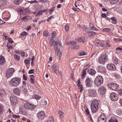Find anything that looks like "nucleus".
<instances>
[{
  "label": "nucleus",
  "mask_w": 122,
  "mask_h": 122,
  "mask_svg": "<svg viewBox=\"0 0 122 122\" xmlns=\"http://www.w3.org/2000/svg\"><path fill=\"white\" fill-rule=\"evenodd\" d=\"M20 81V78L16 77H14L10 81V85L12 86H17L19 85Z\"/></svg>",
  "instance_id": "1"
},
{
  "label": "nucleus",
  "mask_w": 122,
  "mask_h": 122,
  "mask_svg": "<svg viewBox=\"0 0 122 122\" xmlns=\"http://www.w3.org/2000/svg\"><path fill=\"white\" fill-rule=\"evenodd\" d=\"M103 79L102 77L101 76H97L95 78L94 82L95 84L97 86H100L103 83Z\"/></svg>",
  "instance_id": "2"
},
{
  "label": "nucleus",
  "mask_w": 122,
  "mask_h": 122,
  "mask_svg": "<svg viewBox=\"0 0 122 122\" xmlns=\"http://www.w3.org/2000/svg\"><path fill=\"white\" fill-rule=\"evenodd\" d=\"M107 85L109 88L113 90L116 91L118 89L119 86L115 83H108Z\"/></svg>",
  "instance_id": "3"
},
{
  "label": "nucleus",
  "mask_w": 122,
  "mask_h": 122,
  "mask_svg": "<svg viewBox=\"0 0 122 122\" xmlns=\"http://www.w3.org/2000/svg\"><path fill=\"white\" fill-rule=\"evenodd\" d=\"M25 107L27 110H33L36 107V106L33 105L30 103L26 102L24 104Z\"/></svg>",
  "instance_id": "4"
},
{
  "label": "nucleus",
  "mask_w": 122,
  "mask_h": 122,
  "mask_svg": "<svg viewBox=\"0 0 122 122\" xmlns=\"http://www.w3.org/2000/svg\"><path fill=\"white\" fill-rule=\"evenodd\" d=\"M107 60V57L105 55H102L99 58V61L101 64H104Z\"/></svg>",
  "instance_id": "5"
},
{
  "label": "nucleus",
  "mask_w": 122,
  "mask_h": 122,
  "mask_svg": "<svg viewBox=\"0 0 122 122\" xmlns=\"http://www.w3.org/2000/svg\"><path fill=\"white\" fill-rule=\"evenodd\" d=\"M14 71V69L13 68H10L7 69L6 72V77L8 78L11 77Z\"/></svg>",
  "instance_id": "6"
},
{
  "label": "nucleus",
  "mask_w": 122,
  "mask_h": 122,
  "mask_svg": "<svg viewBox=\"0 0 122 122\" xmlns=\"http://www.w3.org/2000/svg\"><path fill=\"white\" fill-rule=\"evenodd\" d=\"M10 99L12 105H14L18 102L17 98L13 95H12L10 97Z\"/></svg>",
  "instance_id": "7"
},
{
  "label": "nucleus",
  "mask_w": 122,
  "mask_h": 122,
  "mask_svg": "<svg viewBox=\"0 0 122 122\" xmlns=\"http://www.w3.org/2000/svg\"><path fill=\"white\" fill-rule=\"evenodd\" d=\"M110 98L112 101H115L118 99L117 95L115 93H112L110 94Z\"/></svg>",
  "instance_id": "8"
},
{
  "label": "nucleus",
  "mask_w": 122,
  "mask_h": 122,
  "mask_svg": "<svg viewBox=\"0 0 122 122\" xmlns=\"http://www.w3.org/2000/svg\"><path fill=\"white\" fill-rule=\"evenodd\" d=\"M45 113L44 112L41 111L38 112L37 114V117L39 119L42 120L45 117Z\"/></svg>",
  "instance_id": "9"
},
{
  "label": "nucleus",
  "mask_w": 122,
  "mask_h": 122,
  "mask_svg": "<svg viewBox=\"0 0 122 122\" xmlns=\"http://www.w3.org/2000/svg\"><path fill=\"white\" fill-rule=\"evenodd\" d=\"M92 81L89 78H87L85 81L86 86L87 87L91 86L92 85Z\"/></svg>",
  "instance_id": "10"
},
{
  "label": "nucleus",
  "mask_w": 122,
  "mask_h": 122,
  "mask_svg": "<svg viewBox=\"0 0 122 122\" xmlns=\"http://www.w3.org/2000/svg\"><path fill=\"white\" fill-rule=\"evenodd\" d=\"M98 90L100 94L102 95L105 94L106 91V89L105 87L101 86L99 88Z\"/></svg>",
  "instance_id": "11"
},
{
  "label": "nucleus",
  "mask_w": 122,
  "mask_h": 122,
  "mask_svg": "<svg viewBox=\"0 0 122 122\" xmlns=\"http://www.w3.org/2000/svg\"><path fill=\"white\" fill-rule=\"evenodd\" d=\"M103 116H104L103 117H105L104 114H102L98 117V122H106V117L102 118Z\"/></svg>",
  "instance_id": "12"
},
{
  "label": "nucleus",
  "mask_w": 122,
  "mask_h": 122,
  "mask_svg": "<svg viewBox=\"0 0 122 122\" xmlns=\"http://www.w3.org/2000/svg\"><path fill=\"white\" fill-rule=\"evenodd\" d=\"M88 92L89 96L91 97H93L96 94V92L93 89H91L89 90Z\"/></svg>",
  "instance_id": "13"
},
{
  "label": "nucleus",
  "mask_w": 122,
  "mask_h": 122,
  "mask_svg": "<svg viewBox=\"0 0 122 122\" xmlns=\"http://www.w3.org/2000/svg\"><path fill=\"white\" fill-rule=\"evenodd\" d=\"M107 69L112 70H115L116 69V67L115 65L112 64H108L107 66Z\"/></svg>",
  "instance_id": "14"
},
{
  "label": "nucleus",
  "mask_w": 122,
  "mask_h": 122,
  "mask_svg": "<svg viewBox=\"0 0 122 122\" xmlns=\"http://www.w3.org/2000/svg\"><path fill=\"white\" fill-rule=\"evenodd\" d=\"M91 106L92 112L93 113L96 112L97 110L98 107L91 105Z\"/></svg>",
  "instance_id": "15"
},
{
  "label": "nucleus",
  "mask_w": 122,
  "mask_h": 122,
  "mask_svg": "<svg viewBox=\"0 0 122 122\" xmlns=\"http://www.w3.org/2000/svg\"><path fill=\"white\" fill-rule=\"evenodd\" d=\"M86 34L87 36L89 37L91 36H94V35H96V33L95 32L92 31L91 32H87Z\"/></svg>",
  "instance_id": "16"
},
{
  "label": "nucleus",
  "mask_w": 122,
  "mask_h": 122,
  "mask_svg": "<svg viewBox=\"0 0 122 122\" xmlns=\"http://www.w3.org/2000/svg\"><path fill=\"white\" fill-rule=\"evenodd\" d=\"M13 92L14 94L17 95H19L20 93V90L18 87H16L14 89Z\"/></svg>",
  "instance_id": "17"
},
{
  "label": "nucleus",
  "mask_w": 122,
  "mask_h": 122,
  "mask_svg": "<svg viewBox=\"0 0 122 122\" xmlns=\"http://www.w3.org/2000/svg\"><path fill=\"white\" fill-rule=\"evenodd\" d=\"M99 104V102L98 100L96 99H94L92 101L91 105L98 106Z\"/></svg>",
  "instance_id": "18"
},
{
  "label": "nucleus",
  "mask_w": 122,
  "mask_h": 122,
  "mask_svg": "<svg viewBox=\"0 0 122 122\" xmlns=\"http://www.w3.org/2000/svg\"><path fill=\"white\" fill-rule=\"evenodd\" d=\"M88 72L91 75H94L96 73L95 71L92 68H90L88 70Z\"/></svg>",
  "instance_id": "19"
},
{
  "label": "nucleus",
  "mask_w": 122,
  "mask_h": 122,
  "mask_svg": "<svg viewBox=\"0 0 122 122\" xmlns=\"http://www.w3.org/2000/svg\"><path fill=\"white\" fill-rule=\"evenodd\" d=\"M97 70L100 72L104 73L105 71V68L103 66L98 67Z\"/></svg>",
  "instance_id": "20"
},
{
  "label": "nucleus",
  "mask_w": 122,
  "mask_h": 122,
  "mask_svg": "<svg viewBox=\"0 0 122 122\" xmlns=\"http://www.w3.org/2000/svg\"><path fill=\"white\" fill-rule=\"evenodd\" d=\"M5 62V60L4 57L2 56H0V65H3Z\"/></svg>",
  "instance_id": "21"
},
{
  "label": "nucleus",
  "mask_w": 122,
  "mask_h": 122,
  "mask_svg": "<svg viewBox=\"0 0 122 122\" xmlns=\"http://www.w3.org/2000/svg\"><path fill=\"white\" fill-rule=\"evenodd\" d=\"M94 44L96 46H98L99 48H101L102 44L98 40H96L94 42Z\"/></svg>",
  "instance_id": "22"
},
{
  "label": "nucleus",
  "mask_w": 122,
  "mask_h": 122,
  "mask_svg": "<svg viewBox=\"0 0 122 122\" xmlns=\"http://www.w3.org/2000/svg\"><path fill=\"white\" fill-rule=\"evenodd\" d=\"M87 69L85 68L82 71V74L81 75V79H83L85 77L86 75V70Z\"/></svg>",
  "instance_id": "23"
},
{
  "label": "nucleus",
  "mask_w": 122,
  "mask_h": 122,
  "mask_svg": "<svg viewBox=\"0 0 122 122\" xmlns=\"http://www.w3.org/2000/svg\"><path fill=\"white\" fill-rule=\"evenodd\" d=\"M23 0H14V3L16 5H19L23 1Z\"/></svg>",
  "instance_id": "24"
},
{
  "label": "nucleus",
  "mask_w": 122,
  "mask_h": 122,
  "mask_svg": "<svg viewBox=\"0 0 122 122\" xmlns=\"http://www.w3.org/2000/svg\"><path fill=\"white\" fill-rule=\"evenodd\" d=\"M52 36L50 38L51 41H52L53 39V38L56 37V32L55 31H53L51 34Z\"/></svg>",
  "instance_id": "25"
},
{
  "label": "nucleus",
  "mask_w": 122,
  "mask_h": 122,
  "mask_svg": "<svg viewBox=\"0 0 122 122\" xmlns=\"http://www.w3.org/2000/svg\"><path fill=\"white\" fill-rule=\"evenodd\" d=\"M77 41H78L79 42H84L85 41V39L84 38V37H81L78 38V39H77Z\"/></svg>",
  "instance_id": "26"
},
{
  "label": "nucleus",
  "mask_w": 122,
  "mask_h": 122,
  "mask_svg": "<svg viewBox=\"0 0 122 122\" xmlns=\"http://www.w3.org/2000/svg\"><path fill=\"white\" fill-rule=\"evenodd\" d=\"M119 1V0H110V2L112 4H115L117 3Z\"/></svg>",
  "instance_id": "27"
},
{
  "label": "nucleus",
  "mask_w": 122,
  "mask_h": 122,
  "mask_svg": "<svg viewBox=\"0 0 122 122\" xmlns=\"http://www.w3.org/2000/svg\"><path fill=\"white\" fill-rule=\"evenodd\" d=\"M111 22L112 23L114 24H116L117 23L116 20L114 17H112L111 18Z\"/></svg>",
  "instance_id": "28"
},
{
  "label": "nucleus",
  "mask_w": 122,
  "mask_h": 122,
  "mask_svg": "<svg viewBox=\"0 0 122 122\" xmlns=\"http://www.w3.org/2000/svg\"><path fill=\"white\" fill-rule=\"evenodd\" d=\"M108 122H118V121L116 119L111 118L109 120Z\"/></svg>",
  "instance_id": "29"
},
{
  "label": "nucleus",
  "mask_w": 122,
  "mask_h": 122,
  "mask_svg": "<svg viewBox=\"0 0 122 122\" xmlns=\"http://www.w3.org/2000/svg\"><path fill=\"white\" fill-rule=\"evenodd\" d=\"M30 59L28 58L25 60L24 61V63L27 65L28 64L30 63Z\"/></svg>",
  "instance_id": "30"
},
{
  "label": "nucleus",
  "mask_w": 122,
  "mask_h": 122,
  "mask_svg": "<svg viewBox=\"0 0 122 122\" xmlns=\"http://www.w3.org/2000/svg\"><path fill=\"white\" fill-rule=\"evenodd\" d=\"M54 119L52 117H49V119L46 122H53Z\"/></svg>",
  "instance_id": "31"
},
{
  "label": "nucleus",
  "mask_w": 122,
  "mask_h": 122,
  "mask_svg": "<svg viewBox=\"0 0 122 122\" xmlns=\"http://www.w3.org/2000/svg\"><path fill=\"white\" fill-rule=\"evenodd\" d=\"M57 65L54 64L53 65V66H52V69H53V71H55V70H57Z\"/></svg>",
  "instance_id": "32"
},
{
  "label": "nucleus",
  "mask_w": 122,
  "mask_h": 122,
  "mask_svg": "<svg viewBox=\"0 0 122 122\" xmlns=\"http://www.w3.org/2000/svg\"><path fill=\"white\" fill-rule=\"evenodd\" d=\"M86 55V53L83 51H82L79 53L78 55L79 56H82Z\"/></svg>",
  "instance_id": "33"
},
{
  "label": "nucleus",
  "mask_w": 122,
  "mask_h": 122,
  "mask_svg": "<svg viewBox=\"0 0 122 122\" xmlns=\"http://www.w3.org/2000/svg\"><path fill=\"white\" fill-rule=\"evenodd\" d=\"M76 42L74 41H72L69 42L68 44L70 45H73L74 44H76Z\"/></svg>",
  "instance_id": "34"
},
{
  "label": "nucleus",
  "mask_w": 122,
  "mask_h": 122,
  "mask_svg": "<svg viewBox=\"0 0 122 122\" xmlns=\"http://www.w3.org/2000/svg\"><path fill=\"white\" fill-rule=\"evenodd\" d=\"M114 63L116 64H117L118 63V60L117 59L115 58L114 57L113 58Z\"/></svg>",
  "instance_id": "35"
},
{
  "label": "nucleus",
  "mask_w": 122,
  "mask_h": 122,
  "mask_svg": "<svg viewBox=\"0 0 122 122\" xmlns=\"http://www.w3.org/2000/svg\"><path fill=\"white\" fill-rule=\"evenodd\" d=\"M33 97L34 98L36 99H39L41 98V97L39 95H34Z\"/></svg>",
  "instance_id": "36"
},
{
  "label": "nucleus",
  "mask_w": 122,
  "mask_h": 122,
  "mask_svg": "<svg viewBox=\"0 0 122 122\" xmlns=\"http://www.w3.org/2000/svg\"><path fill=\"white\" fill-rule=\"evenodd\" d=\"M58 113L60 115V117L61 118H63V117L62 116V115L64 113L63 112L60 111L58 112Z\"/></svg>",
  "instance_id": "37"
},
{
  "label": "nucleus",
  "mask_w": 122,
  "mask_h": 122,
  "mask_svg": "<svg viewBox=\"0 0 122 122\" xmlns=\"http://www.w3.org/2000/svg\"><path fill=\"white\" fill-rule=\"evenodd\" d=\"M14 56L15 59L16 60H18L20 59V58L19 56L16 54H15L14 55Z\"/></svg>",
  "instance_id": "38"
},
{
  "label": "nucleus",
  "mask_w": 122,
  "mask_h": 122,
  "mask_svg": "<svg viewBox=\"0 0 122 122\" xmlns=\"http://www.w3.org/2000/svg\"><path fill=\"white\" fill-rule=\"evenodd\" d=\"M79 46L78 45H74L72 47V48L73 49H77L79 48Z\"/></svg>",
  "instance_id": "39"
},
{
  "label": "nucleus",
  "mask_w": 122,
  "mask_h": 122,
  "mask_svg": "<svg viewBox=\"0 0 122 122\" xmlns=\"http://www.w3.org/2000/svg\"><path fill=\"white\" fill-rule=\"evenodd\" d=\"M12 117L14 118H20V116L19 115H13Z\"/></svg>",
  "instance_id": "40"
},
{
  "label": "nucleus",
  "mask_w": 122,
  "mask_h": 122,
  "mask_svg": "<svg viewBox=\"0 0 122 122\" xmlns=\"http://www.w3.org/2000/svg\"><path fill=\"white\" fill-rule=\"evenodd\" d=\"M43 35L45 37H47L48 36V32L47 31H45L43 32Z\"/></svg>",
  "instance_id": "41"
},
{
  "label": "nucleus",
  "mask_w": 122,
  "mask_h": 122,
  "mask_svg": "<svg viewBox=\"0 0 122 122\" xmlns=\"http://www.w3.org/2000/svg\"><path fill=\"white\" fill-rule=\"evenodd\" d=\"M85 111L87 114L89 115L90 117L91 116V114L90 113V112L88 108H87L86 109Z\"/></svg>",
  "instance_id": "42"
},
{
  "label": "nucleus",
  "mask_w": 122,
  "mask_h": 122,
  "mask_svg": "<svg viewBox=\"0 0 122 122\" xmlns=\"http://www.w3.org/2000/svg\"><path fill=\"white\" fill-rule=\"evenodd\" d=\"M110 29L108 28H106L103 29V31H110Z\"/></svg>",
  "instance_id": "43"
},
{
  "label": "nucleus",
  "mask_w": 122,
  "mask_h": 122,
  "mask_svg": "<svg viewBox=\"0 0 122 122\" xmlns=\"http://www.w3.org/2000/svg\"><path fill=\"white\" fill-rule=\"evenodd\" d=\"M27 33L25 31H23L20 33V35L21 36H23L24 35H25L27 34Z\"/></svg>",
  "instance_id": "44"
},
{
  "label": "nucleus",
  "mask_w": 122,
  "mask_h": 122,
  "mask_svg": "<svg viewBox=\"0 0 122 122\" xmlns=\"http://www.w3.org/2000/svg\"><path fill=\"white\" fill-rule=\"evenodd\" d=\"M25 11L26 13H28L30 12V9L29 8L25 9Z\"/></svg>",
  "instance_id": "45"
},
{
  "label": "nucleus",
  "mask_w": 122,
  "mask_h": 122,
  "mask_svg": "<svg viewBox=\"0 0 122 122\" xmlns=\"http://www.w3.org/2000/svg\"><path fill=\"white\" fill-rule=\"evenodd\" d=\"M4 0H0V7L4 5Z\"/></svg>",
  "instance_id": "46"
},
{
  "label": "nucleus",
  "mask_w": 122,
  "mask_h": 122,
  "mask_svg": "<svg viewBox=\"0 0 122 122\" xmlns=\"http://www.w3.org/2000/svg\"><path fill=\"white\" fill-rule=\"evenodd\" d=\"M4 111V108L2 106H0V112L1 113Z\"/></svg>",
  "instance_id": "47"
},
{
  "label": "nucleus",
  "mask_w": 122,
  "mask_h": 122,
  "mask_svg": "<svg viewBox=\"0 0 122 122\" xmlns=\"http://www.w3.org/2000/svg\"><path fill=\"white\" fill-rule=\"evenodd\" d=\"M106 45L107 46L109 47H110L111 46L109 42L108 41H107L106 42Z\"/></svg>",
  "instance_id": "48"
},
{
  "label": "nucleus",
  "mask_w": 122,
  "mask_h": 122,
  "mask_svg": "<svg viewBox=\"0 0 122 122\" xmlns=\"http://www.w3.org/2000/svg\"><path fill=\"white\" fill-rule=\"evenodd\" d=\"M48 9L47 8L46 9H44V10H40V12H45L46 11H48Z\"/></svg>",
  "instance_id": "49"
},
{
  "label": "nucleus",
  "mask_w": 122,
  "mask_h": 122,
  "mask_svg": "<svg viewBox=\"0 0 122 122\" xmlns=\"http://www.w3.org/2000/svg\"><path fill=\"white\" fill-rule=\"evenodd\" d=\"M5 94V92L4 91L2 90H0V96L3 95Z\"/></svg>",
  "instance_id": "50"
},
{
  "label": "nucleus",
  "mask_w": 122,
  "mask_h": 122,
  "mask_svg": "<svg viewBox=\"0 0 122 122\" xmlns=\"http://www.w3.org/2000/svg\"><path fill=\"white\" fill-rule=\"evenodd\" d=\"M55 8V6L53 8L51 9L50 10L49 12L50 13V15L52 14V12L54 10Z\"/></svg>",
  "instance_id": "51"
},
{
  "label": "nucleus",
  "mask_w": 122,
  "mask_h": 122,
  "mask_svg": "<svg viewBox=\"0 0 122 122\" xmlns=\"http://www.w3.org/2000/svg\"><path fill=\"white\" fill-rule=\"evenodd\" d=\"M30 82L32 84H33L34 82V80L31 78H30Z\"/></svg>",
  "instance_id": "52"
},
{
  "label": "nucleus",
  "mask_w": 122,
  "mask_h": 122,
  "mask_svg": "<svg viewBox=\"0 0 122 122\" xmlns=\"http://www.w3.org/2000/svg\"><path fill=\"white\" fill-rule=\"evenodd\" d=\"M54 18V17L53 16H50V17H49V18H48L47 20V21H49L50 20H51V19H52V18Z\"/></svg>",
  "instance_id": "53"
},
{
  "label": "nucleus",
  "mask_w": 122,
  "mask_h": 122,
  "mask_svg": "<svg viewBox=\"0 0 122 122\" xmlns=\"http://www.w3.org/2000/svg\"><path fill=\"white\" fill-rule=\"evenodd\" d=\"M28 17V16L27 15L26 16H25V17H22L21 19L22 20H27V17Z\"/></svg>",
  "instance_id": "54"
},
{
  "label": "nucleus",
  "mask_w": 122,
  "mask_h": 122,
  "mask_svg": "<svg viewBox=\"0 0 122 122\" xmlns=\"http://www.w3.org/2000/svg\"><path fill=\"white\" fill-rule=\"evenodd\" d=\"M9 42L11 44L13 42V41L10 38H9L8 40Z\"/></svg>",
  "instance_id": "55"
},
{
  "label": "nucleus",
  "mask_w": 122,
  "mask_h": 122,
  "mask_svg": "<svg viewBox=\"0 0 122 122\" xmlns=\"http://www.w3.org/2000/svg\"><path fill=\"white\" fill-rule=\"evenodd\" d=\"M90 29L91 30H98L94 26H92V27H91Z\"/></svg>",
  "instance_id": "56"
},
{
  "label": "nucleus",
  "mask_w": 122,
  "mask_h": 122,
  "mask_svg": "<svg viewBox=\"0 0 122 122\" xmlns=\"http://www.w3.org/2000/svg\"><path fill=\"white\" fill-rule=\"evenodd\" d=\"M7 46L9 49H12L13 48V47L12 46V45H7Z\"/></svg>",
  "instance_id": "57"
},
{
  "label": "nucleus",
  "mask_w": 122,
  "mask_h": 122,
  "mask_svg": "<svg viewBox=\"0 0 122 122\" xmlns=\"http://www.w3.org/2000/svg\"><path fill=\"white\" fill-rule=\"evenodd\" d=\"M34 72V69H32L31 70H30L29 72L28 73L29 74H32Z\"/></svg>",
  "instance_id": "58"
},
{
  "label": "nucleus",
  "mask_w": 122,
  "mask_h": 122,
  "mask_svg": "<svg viewBox=\"0 0 122 122\" xmlns=\"http://www.w3.org/2000/svg\"><path fill=\"white\" fill-rule=\"evenodd\" d=\"M80 92H82L83 89V87L82 86V84L81 85V86L80 87Z\"/></svg>",
  "instance_id": "59"
},
{
  "label": "nucleus",
  "mask_w": 122,
  "mask_h": 122,
  "mask_svg": "<svg viewBox=\"0 0 122 122\" xmlns=\"http://www.w3.org/2000/svg\"><path fill=\"white\" fill-rule=\"evenodd\" d=\"M2 36L3 37V38L5 40H6L7 39V36H5L4 33Z\"/></svg>",
  "instance_id": "60"
},
{
  "label": "nucleus",
  "mask_w": 122,
  "mask_h": 122,
  "mask_svg": "<svg viewBox=\"0 0 122 122\" xmlns=\"http://www.w3.org/2000/svg\"><path fill=\"white\" fill-rule=\"evenodd\" d=\"M23 79L24 80H25V81H26L27 80V77H26V76L25 75H23Z\"/></svg>",
  "instance_id": "61"
},
{
  "label": "nucleus",
  "mask_w": 122,
  "mask_h": 122,
  "mask_svg": "<svg viewBox=\"0 0 122 122\" xmlns=\"http://www.w3.org/2000/svg\"><path fill=\"white\" fill-rule=\"evenodd\" d=\"M102 17V18H105L107 16L105 14L102 13L101 15Z\"/></svg>",
  "instance_id": "62"
},
{
  "label": "nucleus",
  "mask_w": 122,
  "mask_h": 122,
  "mask_svg": "<svg viewBox=\"0 0 122 122\" xmlns=\"http://www.w3.org/2000/svg\"><path fill=\"white\" fill-rule=\"evenodd\" d=\"M119 94L120 96H122V90L120 89L119 91Z\"/></svg>",
  "instance_id": "63"
},
{
  "label": "nucleus",
  "mask_w": 122,
  "mask_h": 122,
  "mask_svg": "<svg viewBox=\"0 0 122 122\" xmlns=\"http://www.w3.org/2000/svg\"><path fill=\"white\" fill-rule=\"evenodd\" d=\"M21 55L22 56H24L25 55V54L24 52H21Z\"/></svg>",
  "instance_id": "64"
}]
</instances>
